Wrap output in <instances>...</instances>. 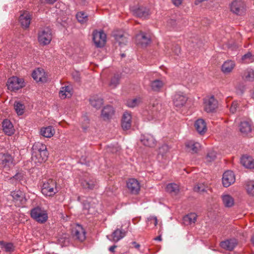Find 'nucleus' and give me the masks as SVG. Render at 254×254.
<instances>
[{
  "label": "nucleus",
  "mask_w": 254,
  "mask_h": 254,
  "mask_svg": "<svg viewBox=\"0 0 254 254\" xmlns=\"http://www.w3.org/2000/svg\"><path fill=\"white\" fill-rule=\"evenodd\" d=\"M241 163L246 168H254V160L250 156H243L241 159Z\"/></svg>",
  "instance_id": "2f4dec72"
},
{
  "label": "nucleus",
  "mask_w": 254,
  "mask_h": 254,
  "mask_svg": "<svg viewBox=\"0 0 254 254\" xmlns=\"http://www.w3.org/2000/svg\"><path fill=\"white\" fill-rule=\"evenodd\" d=\"M19 20L23 27L28 28L30 23L31 17L29 13L25 11L20 15Z\"/></svg>",
  "instance_id": "c85d7f7f"
},
{
  "label": "nucleus",
  "mask_w": 254,
  "mask_h": 254,
  "mask_svg": "<svg viewBox=\"0 0 254 254\" xmlns=\"http://www.w3.org/2000/svg\"><path fill=\"white\" fill-rule=\"evenodd\" d=\"M187 150L191 154L197 153L201 148L200 144L194 140H189L186 143Z\"/></svg>",
  "instance_id": "ddd939ff"
},
{
  "label": "nucleus",
  "mask_w": 254,
  "mask_h": 254,
  "mask_svg": "<svg viewBox=\"0 0 254 254\" xmlns=\"http://www.w3.org/2000/svg\"><path fill=\"white\" fill-rule=\"evenodd\" d=\"M148 221L150 223H153L154 225L156 226L157 225V219L155 216H152L148 219Z\"/></svg>",
  "instance_id": "4d7b16f0"
},
{
  "label": "nucleus",
  "mask_w": 254,
  "mask_h": 254,
  "mask_svg": "<svg viewBox=\"0 0 254 254\" xmlns=\"http://www.w3.org/2000/svg\"><path fill=\"white\" fill-rule=\"evenodd\" d=\"M140 141L144 145L149 147L155 146L156 142L153 135L148 133L142 134L141 136Z\"/></svg>",
  "instance_id": "2eb2a0df"
},
{
  "label": "nucleus",
  "mask_w": 254,
  "mask_h": 254,
  "mask_svg": "<svg viewBox=\"0 0 254 254\" xmlns=\"http://www.w3.org/2000/svg\"><path fill=\"white\" fill-rule=\"evenodd\" d=\"M235 175L232 171H226L223 175V185L225 187H228L235 182Z\"/></svg>",
  "instance_id": "9d476101"
},
{
  "label": "nucleus",
  "mask_w": 254,
  "mask_h": 254,
  "mask_svg": "<svg viewBox=\"0 0 254 254\" xmlns=\"http://www.w3.org/2000/svg\"><path fill=\"white\" fill-rule=\"evenodd\" d=\"M242 78L246 81H253L254 80V71L251 68L247 69L244 71Z\"/></svg>",
  "instance_id": "4c0bfd02"
},
{
  "label": "nucleus",
  "mask_w": 254,
  "mask_h": 254,
  "mask_svg": "<svg viewBox=\"0 0 254 254\" xmlns=\"http://www.w3.org/2000/svg\"><path fill=\"white\" fill-rule=\"evenodd\" d=\"M140 102L139 98L129 99L126 102V105L128 107L134 108L139 105Z\"/></svg>",
  "instance_id": "de8ad7c7"
},
{
  "label": "nucleus",
  "mask_w": 254,
  "mask_h": 254,
  "mask_svg": "<svg viewBox=\"0 0 254 254\" xmlns=\"http://www.w3.org/2000/svg\"><path fill=\"white\" fill-rule=\"evenodd\" d=\"M244 91V87H243L242 88L240 89V91L238 90L237 92L239 93L242 94L243 93Z\"/></svg>",
  "instance_id": "774afa93"
},
{
  "label": "nucleus",
  "mask_w": 254,
  "mask_h": 254,
  "mask_svg": "<svg viewBox=\"0 0 254 254\" xmlns=\"http://www.w3.org/2000/svg\"><path fill=\"white\" fill-rule=\"evenodd\" d=\"M164 84V83L162 81L156 79L151 82V87L153 90L158 91L162 88Z\"/></svg>",
  "instance_id": "a19ab883"
},
{
  "label": "nucleus",
  "mask_w": 254,
  "mask_h": 254,
  "mask_svg": "<svg viewBox=\"0 0 254 254\" xmlns=\"http://www.w3.org/2000/svg\"><path fill=\"white\" fill-rule=\"evenodd\" d=\"M3 132L8 135H11L14 133V129L12 123L9 120H4L2 124Z\"/></svg>",
  "instance_id": "393cba45"
},
{
  "label": "nucleus",
  "mask_w": 254,
  "mask_h": 254,
  "mask_svg": "<svg viewBox=\"0 0 254 254\" xmlns=\"http://www.w3.org/2000/svg\"><path fill=\"white\" fill-rule=\"evenodd\" d=\"M30 215L32 218L40 223H44L48 218L47 211L41 207L37 206L30 211Z\"/></svg>",
  "instance_id": "f03ea898"
},
{
  "label": "nucleus",
  "mask_w": 254,
  "mask_h": 254,
  "mask_svg": "<svg viewBox=\"0 0 254 254\" xmlns=\"http://www.w3.org/2000/svg\"><path fill=\"white\" fill-rule=\"evenodd\" d=\"M38 39L41 44L43 45L49 44L52 39L51 29L48 27L41 29L39 32Z\"/></svg>",
  "instance_id": "20e7f679"
},
{
  "label": "nucleus",
  "mask_w": 254,
  "mask_h": 254,
  "mask_svg": "<svg viewBox=\"0 0 254 254\" xmlns=\"http://www.w3.org/2000/svg\"><path fill=\"white\" fill-rule=\"evenodd\" d=\"M216 156V153L213 150L209 151L206 156V161L207 162H211L213 161Z\"/></svg>",
  "instance_id": "3c124183"
},
{
  "label": "nucleus",
  "mask_w": 254,
  "mask_h": 254,
  "mask_svg": "<svg viewBox=\"0 0 254 254\" xmlns=\"http://www.w3.org/2000/svg\"><path fill=\"white\" fill-rule=\"evenodd\" d=\"M89 102L91 105L96 109L100 108L103 104V99L97 95L91 96Z\"/></svg>",
  "instance_id": "c756f323"
},
{
  "label": "nucleus",
  "mask_w": 254,
  "mask_h": 254,
  "mask_svg": "<svg viewBox=\"0 0 254 254\" xmlns=\"http://www.w3.org/2000/svg\"><path fill=\"white\" fill-rule=\"evenodd\" d=\"M206 188L203 184H198L194 187V190L198 192L205 191Z\"/></svg>",
  "instance_id": "864d4df0"
},
{
  "label": "nucleus",
  "mask_w": 254,
  "mask_h": 254,
  "mask_svg": "<svg viewBox=\"0 0 254 254\" xmlns=\"http://www.w3.org/2000/svg\"><path fill=\"white\" fill-rule=\"evenodd\" d=\"M0 161L1 167L7 170L13 165V158L9 154H0Z\"/></svg>",
  "instance_id": "1a4fd4ad"
},
{
  "label": "nucleus",
  "mask_w": 254,
  "mask_h": 254,
  "mask_svg": "<svg viewBox=\"0 0 254 254\" xmlns=\"http://www.w3.org/2000/svg\"><path fill=\"white\" fill-rule=\"evenodd\" d=\"M83 205L84 209H86L88 211V213H91L90 210L91 208L89 203L83 202Z\"/></svg>",
  "instance_id": "13d9d810"
},
{
  "label": "nucleus",
  "mask_w": 254,
  "mask_h": 254,
  "mask_svg": "<svg viewBox=\"0 0 254 254\" xmlns=\"http://www.w3.org/2000/svg\"><path fill=\"white\" fill-rule=\"evenodd\" d=\"M76 18L81 23H86L88 20V15L83 11H80L76 14Z\"/></svg>",
  "instance_id": "a18cd8bd"
},
{
  "label": "nucleus",
  "mask_w": 254,
  "mask_h": 254,
  "mask_svg": "<svg viewBox=\"0 0 254 254\" xmlns=\"http://www.w3.org/2000/svg\"><path fill=\"white\" fill-rule=\"evenodd\" d=\"M131 245L133 246V247H134L135 248H136L137 249H138L140 247V245L135 242H132Z\"/></svg>",
  "instance_id": "0e129e2a"
},
{
  "label": "nucleus",
  "mask_w": 254,
  "mask_h": 254,
  "mask_svg": "<svg viewBox=\"0 0 254 254\" xmlns=\"http://www.w3.org/2000/svg\"><path fill=\"white\" fill-rule=\"evenodd\" d=\"M204 110L207 113L213 112L217 107V101L214 96L205 98L204 101Z\"/></svg>",
  "instance_id": "6e6552de"
},
{
  "label": "nucleus",
  "mask_w": 254,
  "mask_h": 254,
  "mask_svg": "<svg viewBox=\"0 0 254 254\" xmlns=\"http://www.w3.org/2000/svg\"><path fill=\"white\" fill-rule=\"evenodd\" d=\"M119 80H120V76L118 74H116L114 76H113L109 83V86L111 88H115L119 84Z\"/></svg>",
  "instance_id": "37998d69"
},
{
  "label": "nucleus",
  "mask_w": 254,
  "mask_h": 254,
  "mask_svg": "<svg viewBox=\"0 0 254 254\" xmlns=\"http://www.w3.org/2000/svg\"><path fill=\"white\" fill-rule=\"evenodd\" d=\"M22 175L20 173H17L14 176L10 178L9 179L10 183L15 184L18 181H20L22 178Z\"/></svg>",
  "instance_id": "603ef678"
},
{
  "label": "nucleus",
  "mask_w": 254,
  "mask_h": 254,
  "mask_svg": "<svg viewBox=\"0 0 254 254\" xmlns=\"http://www.w3.org/2000/svg\"><path fill=\"white\" fill-rule=\"evenodd\" d=\"M154 107H153V109L148 112H145L144 113L145 116H147V119L148 121H151L157 117V112L154 109Z\"/></svg>",
  "instance_id": "8fccbe9b"
},
{
  "label": "nucleus",
  "mask_w": 254,
  "mask_h": 254,
  "mask_svg": "<svg viewBox=\"0 0 254 254\" xmlns=\"http://www.w3.org/2000/svg\"><path fill=\"white\" fill-rule=\"evenodd\" d=\"M127 187L132 194H137L140 189V184L135 179H130L127 182Z\"/></svg>",
  "instance_id": "4468645a"
},
{
  "label": "nucleus",
  "mask_w": 254,
  "mask_h": 254,
  "mask_svg": "<svg viewBox=\"0 0 254 254\" xmlns=\"http://www.w3.org/2000/svg\"><path fill=\"white\" fill-rule=\"evenodd\" d=\"M83 120L85 122V125H82V127L84 130H86L88 127V125L89 124V120L86 117H83Z\"/></svg>",
  "instance_id": "6e6d98bb"
},
{
  "label": "nucleus",
  "mask_w": 254,
  "mask_h": 254,
  "mask_svg": "<svg viewBox=\"0 0 254 254\" xmlns=\"http://www.w3.org/2000/svg\"><path fill=\"white\" fill-rule=\"evenodd\" d=\"M48 154L47 150L42 152H37L36 153L32 154V159L35 163H41L47 160Z\"/></svg>",
  "instance_id": "6ab92c4d"
},
{
  "label": "nucleus",
  "mask_w": 254,
  "mask_h": 254,
  "mask_svg": "<svg viewBox=\"0 0 254 254\" xmlns=\"http://www.w3.org/2000/svg\"><path fill=\"white\" fill-rule=\"evenodd\" d=\"M230 9L233 13L241 15L245 11V4L242 0H235L231 3Z\"/></svg>",
  "instance_id": "423d86ee"
},
{
  "label": "nucleus",
  "mask_w": 254,
  "mask_h": 254,
  "mask_svg": "<svg viewBox=\"0 0 254 254\" xmlns=\"http://www.w3.org/2000/svg\"><path fill=\"white\" fill-rule=\"evenodd\" d=\"M32 150V154H34L37 152H42L47 149L46 146L44 144L37 142H35L33 145Z\"/></svg>",
  "instance_id": "58836bf2"
},
{
  "label": "nucleus",
  "mask_w": 254,
  "mask_h": 254,
  "mask_svg": "<svg viewBox=\"0 0 254 254\" xmlns=\"http://www.w3.org/2000/svg\"><path fill=\"white\" fill-rule=\"evenodd\" d=\"M242 60L245 63H252L254 61V56L251 53L248 52L242 57Z\"/></svg>",
  "instance_id": "09e8293b"
},
{
  "label": "nucleus",
  "mask_w": 254,
  "mask_h": 254,
  "mask_svg": "<svg viewBox=\"0 0 254 254\" xmlns=\"http://www.w3.org/2000/svg\"><path fill=\"white\" fill-rule=\"evenodd\" d=\"M239 106V103L237 101H233L232 104L230 109V112L234 114L236 112L237 108Z\"/></svg>",
  "instance_id": "5fc2aeb1"
},
{
  "label": "nucleus",
  "mask_w": 254,
  "mask_h": 254,
  "mask_svg": "<svg viewBox=\"0 0 254 254\" xmlns=\"http://www.w3.org/2000/svg\"><path fill=\"white\" fill-rule=\"evenodd\" d=\"M92 35L93 40L97 47H102L105 45L107 37L103 31L94 30Z\"/></svg>",
  "instance_id": "39448f33"
},
{
  "label": "nucleus",
  "mask_w": 254,
  "mask_h": 254,
  "mask_svg": "<svg viewBox=\"0 0 254 254\" xmlns=\"http://www.w3.org/2000/svg\"><path fill=\"white\" fill-rule=\"evenodd\" d=\"M114 37L120 46L125 45L127 43V34L122 31H117L114 33Z\"/></svg>",
  "instance_id": "412c9836"
},
{
  "label": "nucleus",
  "mask_w": 254,
  "mask_h": 254,
  "mask_svg": "<svg viewBox=\"0 0 254 254\" xmlns=\"http://www.w3.org/2000/svg\"><path fill=\"white\" fill-rule=\"evenodd\" d=\"M197 215L195 213H190L183 218V223L185 225H188L194 223L196 220Z\"/></svg>",
  "instance_id": "f704fd0d"
},
{
  "label": "nucleus",
  "mask_w": 254,
  "mask_h": 254,
  "mask_svg": "<svg viewBox=\"0 0 254 254\" xmlns=\"http://www.w3.org/2000/svg\"><path fill=\"white\" fill-rule=\"evenodd\" d=\"M166 190L172 195H177L180 190L179 187L175 183L168 184L166 187Z\"/></svg>",
  "instance_id": "c9c22d12"
},
{
  "label": "nucleus",
  "mask_w": 254,
  "mask_h": 254,
  "mask_svg": "<svg viewBox=\"0 0 254 254\" xmlns=\"http://www.w3.org/2000/svg\"><path fill=\"white\" fill-rule=\"evenodd\" d=\"M117 248V246L116 245H114V246H112L111 247H110L109 249V250L111 252H114L115 251V249Z\"/></svg>",
  "instance_id": "69168bd1"
},
{
  "label": "nucleus",
  "mask_w": 254,
  "mask_h": 254,
  "mask_svg": "<svg viewBox=\"0 0 254 254\" xmlns=\"http://www.w3.org/2000/svg\"><path fill=\"white\" fill-rule=\"evenodd\" d=\"M32 77L37 82H46L47 79L43 69L38 68L34 70L32 74Z\"/></svg>",
  "instance_id": "a211bd4d"
},
{
  "label": "nucleus",
  "mask_w": 254,
  "mask_h": 254,
  "mask_svg": "<svg viewBox=\"0 0 254 254\" xmlns=\"http://www.w3.org/2000/svg\"><path fill=\"white\" fill-rule=\"evenodd\" d=\"M194 127L199 134L204 133L207 130L206 123L202 119H199L195 121Z\"/></svg>",
  "instance_id": "cd10ccee"
},
{
  "label": "nucleus",
  "mask_w": 254,
  "mask_h": 254,
  "mask_svg": "<svg viewBox=\"0 0 254 254\" xmlns=\"http://www.w3.org/2000/svg\"><path fill=\"white\" fill-rule=\"evenodd\" d=\"M174 53L176 55H178L181 52L180 47L179 46H176L175 47L174 49L173 50Z\"/></svg>",
  "instance_id": "bf43d9fd"
},
{
  "label": "nucleus",
  "mask_w": 254,
  "mask_h": 254,
  "mask_svg": "<svg viewBox=\"0 0 254 254\" xmlns=\"http://www.w3.org/2000/svg\"><path fill=\"white\" fill-rule=\"evenodd\" d=\"M245 188L247 193L251 195H254V181H248L246 182Z\"/></svg>",
  "instance_id": "79ce46f5"
},
{
  "label": "nucleus",
  "mask_w": 254,
  "mask_h": 254,
  "mask_svg": "<svg viewBox=\"0 0 254 254\" xmlns=\"http://www.w3.org/2000/svg\"><path fill=\"white\" fill-rule=\"evenodd\" d=\"M222 202L225 207H232L234 204V198L229 194H224L222 195Z\"/></svg>",
  "instance_id": "e433bc0d"
},
{
  "label": "nucleus",
  "mask_w": 254,
  "mask_h": 254,
  "mask_svg": "<svg viewBox=\"0 0 254 254\" xmlns=\"http://www.w3.org/2000/svg\"><path fill=\"white\" fill-rule=\"evenodd\" d=\"M114 114V110L113 107L107 106L102 109L101 116L104 120H108L113 116Z\"/></svg>",
  "instance_id": "bb28decb"
},
{
  "label": "nucleus",
  "mask_w": 254,
  "mask_h": 254,
  "mask_svg": "<svg viewBox=\"0 0 254 254\" xmlns=\"http://www.w3.org/2000/svg\"><path fill=\"white\" fill-rule=\"evenodd\" d=\"M237 241L236 239H229L222 242L220 246L225 250L232 251L237 246Z\"/></svg>",
  "instance_id": "a878e982"
},
{
  "label": "nucleus",
  "mask_w": 254,
  "mask_h": 254,
  "mask_svg": "<svg viewBox=\"0 0 254 254\" xmlns=\"http://www.w3.org/2000/svg\"><path fill=\"white\" fill-rule=\"evenodd\" d=\"M72 234L75 239L80 241H83L85 239V232L82 227L79 224L73 228Z\"/></svg>",
  "instance_id": "9b49d317"
},
{
  "label": "nucleus",
  "mask_w": 254,
  "mask_h": 254,
  "mask_svg": "<svg viewBox=\"0 0 254 254\" xmlns=\"http://www.w3.org/2000/svg\"><path fill=\"white\" fill-rule=\"evenodd\" d=\"M172 1L174 5L178 6L182 4L183 0H172Z\"/></svg>",
  "instance_id": "052dcab7"
},
{
  "label": "nucleus",
  "mask_w": 254,
  "mask_h": 254,
  "mask_svg": "<svg viewBox=\"0 0 254 254\" xmlns=\"http://www.w3.org/2000/svg\"><path fill=\"white\" fill-rule=\"evenodd\" d=\"M81 185L84 189L87 190H93L97 187L96 180L92 177L82 179Z\"/></svg>",
  "instance_id": "f8f14e48"
},
{
  "label": "nucleus",
  "mask_w": 254,
  "mask_h": 254,
  "mask_svg": "<svg viewBox=\"0 0 254 254\" xmlns=\"http://www.w3.org/2000/svg\"><path fill=\"white\" fill-rule=\"evenodd\" d=\"M57 0H41V2H46L50 4L54 3Z\"/></svg>",
  "instance_id": "e2e57ef3"
},
{
  "label": "nucleus",
  "mask_w": 254,
  "mask_h": 254,
  "mask_svg": "<svg viewBox=\"0 0 254 254\" xmlns=\"http://www.w3.org/2000/svg\"><path fill=\"white\" fill-rule=\"evenodd\" d=\"M154 240L156 241H161L162 240L161 236H159L156 237L155 238H154Z\"/></svg>",
  "instance_id": "338daca9"
},
{
  "label": "nucleus",
  "mask_w": 254,
  "mask_h": 254,
  "mask_svg": "<svg viewBox=\"0 0 254 254\" xmlns=\"http://www.w3.org/2000/svg\"><path fill=\"white\" fill-rule=\"evenodd\" d=\"M132 12L135 16L142 18H146L149 15L148 9L143 6L133 8Z\"/></svg>",
  "instance_id": "4be33fe9"
},
{
  "label": "nucleus",
  "mask_w": 254,
  "mask_h": 254,
  "mask_svg": "<svg viewBox=\"0 0 254 254\" xmlns=\"http://www.w3.org/2000/svg\"><path fill=\"white\" fill-rule=\"evenodd\" d=\"M73 77L76 81H79L80 79L79 74L78 72H75L72 74Z\"/></svg>",
  "instance_id": "680f3d73"
},
{
  "label": "nucleus",
  "mask_w": 254,
  "mask_h": 254,
  "mask_svg": "<svg viewBox=\"0 0 254 254\" xmlns=\"http://www.w3.org/2000/svg\"><path fill=\"white\" fill-rule=\"evenodd\" d=\"M126 235V232L124 230L117 229L115 230L112 235L107 236V238L111 241L117 242L123 239Z\"/></svg>",
  "instance_id": "aec40b11"
},
{
  "label": "nucleus",
  "mask_w": 254,
  "mask_h": 254,
  "mask_svg": "<svg viewBox=\"0 0 254 254\" xmlns=\"http://www.w3.org/2000/svg\"><path fill=\"white\" fill-rule=\"evenodd\" d=\"M131 115L128 112H125L122 116V127L124 130L129 129L131 126Z\"/></svg>",
  "instance_id": "f3484780"
},
{
  "label": "nucleus",
  "mask_w": 254,
  "mask_h": 254,
  "mask_svg": "<svg viewBox=\"0 0 254 254\" xmlns=\"http://www.w3.org/2000/svg\"><path fill=\"white\" fill-rule=\"evenodd\" d=\"M72 89L70 86L62 87L59 92V96L61 99L69 98L72 95Z\"/></svg>",
  "instance_id": "7c9ffc66"
},
{
  "label": "nucleus",
  "mask_w": 254,
  "mask_h": 254,
  "mask_svg": "<svg viewBox=\"0 0 254 254\" xmlns=\"http://www.w3.org/2000/svg\"><path fill=\"white\" fill-rule=\"evenodd\" d=\"M41 192L46 196H53L58 192L56 182L49 179L44 182L41 187Z\"/></svg>",
  "instance_id": "f257e3e1"
},
{
  "label": "nucleus",
  "mask_w": 254,
  "mask_h": 254,
  "mask_svg": "<svg viewBox=\"0 0 254 254\" xmlns=\"http://www.w3.org/2000/svg\"><path fill=\"white\" fill-rule=\"evenodd\" d=\"M235 62L232 60L226 61L222 65L221 70L225 74H228L232 71L235 67Z\"/></svg>",
  "instance_id": "b1692460"
},
{
  "label": "nucleus",
  "mask_w": 254,
  "mask_h": 254,
  "mask_svg": "<svg viewBox=\"0 0 254 254\" xmlns=\"http://www.w3.org/2000/svg\"><path fill=\"white\" fill-rule=\"evenodd\" d=\"M240 130L244 134H247L252 130V122L250 120H244L241 122L240 125Z\"/></svg>",
  "instance_id": "5701e85b"
},
{
  "label": "nucleus",
  "mask_w": 254,
  "mask_h": 254,
  "mask_svg": "<svg viewBox=\"0 0 254 254\" xmlns=\"http://www.w3.org/2000/svg\"><path fill=\"white\" fill-rule=\"evenodd\" d=\"M14 109L18 115H22L24 113V105L19 102H16L14 103Z\"/></svg>",
  "instance_id": "49530a36"
},
{
  "label": "nucleus",
  "mask_w": 254,
  "mask_h": 254,
  "mask_svg": "<svg viewBox=\"0 0 254 254\" xmlns=\"http://www.w3.org/2000/svg\"><path fill=\"white\" fill-rule=\"evenodd\" d=\"M150 42L151 39L150 36H147L144 32H140L136 35L135 43L137 45L142 47H146Z\"/></svg>",
  "instance_id": "0eeeda50"
},
{
  "label": "nucleus",
  "mask_w": 254,
  "mask_h": 254,
  "mask_svg": "<svg viewBox=\"0 0 254 254\" xmlns=\"http://www.w3.org/2000/svg\"><path fill=\"white\" fill-rule=\"evenodd\" d=\"M0 245L1 248L6 253H11L14 250V247L11 243H5L3 241H0Z\"/></svg>",
  "instance_id": "ea45409f"
},
{
  "label": "nucleus",
  "mask_w": 254,
  "mask_h": 254,
  "mask_svg": "<svg viewBox=\"0 0 254 254\" xmlns=\"http://www.w3.org/2000/svg\"><path fill=\"white\" fill-rule=\"evenodd\" d=\"M169 150V147L167 144H164L159 147L158 150V158L160 159V157L164 158L166 154L168 152Z\"/></svg>",
  "instance_id": "c03bdc74"
},
{
  "label": "nucleus",
  "mask_w": 254,
  "mask_h": 254,
  "mask_svg": "<svg viewBox=\"0 0 254 254\" xmlns=\"http://www.w3.org/2000/svg\"><path fill=\"white\" fill-rule=\"evenodd\" d=\"M11 196L15 202H19L22 203L24 201L25 195L20 190H15L11 192Z\"/></svg>",
  "instance_id": "72a5a7b5"
},
{
  "label": "nucleus",
  "mask_w": 254,
  "mask_h": 254,
  "mask_svg": "<svg viewBox=\"0 0 254 254\" xmlns=\"http://www.w3.org/2000/svg\"><path fill=\"white\" fill-rule=\"evenodd\" d=\"M6 85L8 90L16 91L24 86V80L22 78L16 76H12L7 80Z\"/></svg>",
  "instance_id": "7ed1b4c3"
},
{
  "label": "nucleus",
  "mask_w": 254,
  "mask_h": 254,
  "mask_svg": "<svg viewBox=\"0 0 254 254\" xmlns=\"http://www.w3.org/2000/svg\"><path fill=\"white\" fill-rule=\"evenodd\" d=\"M55 131L52 126L43 127L40 129V134L47 138H50L54 135Z\"/></svg>",
  "instance_id": "473e14b6"
},
{
  "label": "nucleus",
  "mask_w": 254,
  "mask_h": 254,
  "mask_svg": "<svg viewBox=\"0 0 254 254\" xmlns=\"http://www.w3.org/2000/svg\"><path fill=\"white\" fill-rule=\"evenodd\" d=\"M187 101V97L183 93H177L174 97L173 102L174 105L178 108L183 107Z\"/></svg>",
  "instance_id": "dca6fc26"
}]
</instances>
